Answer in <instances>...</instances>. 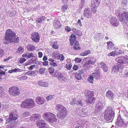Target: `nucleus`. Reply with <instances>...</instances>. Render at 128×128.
Instances as JSON below:
<instances>
[{"label": "nucleus", "instance_id": "obj_30", "mask_svg": "<svg viewBox=\"0 0 128 128\" xmlns=\"http://www.w3.org/2000/svg\"><path fill=\"white\" fill-rule=\"evenodd\" d=\"M116 60L120 64H124V62L123 60L122 56L117 57L116 59Z\"/></svg>", "mask_w": 128, "mask_h": 128}, {"label": "nucleus", "instance_id": "obj_42", "mask_svg": "<svg viewBox=\"0 0 128 128\" xmlns=\"http://www.w3.org/2000/svg\"><path fill=\"white\" fill-rule=\"evenodd\" d=\"M65 66L67 69L70 70L72 66V64H67L65 65Z\"/></svg>", "mask_w": 128, "mask_h": 128}, {"label": "nucleus", "instance_id": "obj_14", "mask_svg": "<svg viewBox=\"0 0 128 128\" xmlns=\"http://www.w3.org/2000/svg\"><path fill=\"white\" fill-rule=\"evenodd\" d=\"M100 0H92L91 7L92 8L98 7L100 4Z\"/></svg>", "mask_w": 128, "mask_h": 128}, {"label": "nucleus", "instance_id": "obj_21", "mask_svg": "<svg viewBox=\"0 0 128 128\" xmlns=\"http://www.w3.org/2000/svg\"><path fill=\"white\" fill-rule=\"evenodd\" d=\"M70 37V44L71 45H72L73 43H74V42L76 41V36L74 34H71Z\"/></svg>", "mask_w": 128, "mask_h": 128}, {"label": "nucleus", "instance_id": "obj_32", "mask_svg": "<svg viewBox=\"0 0 128 128\" xmlns=\"http://www.w3.org/2000/svg\"><path fill=\"white\" fill-rule=\"evenodd\" d=\"M60 55L59 52L55 50L53 53L52 56L55 58H57Z\"/></svg>", "mask_w": 128, "mask_h": 128}, {"label": "nucleus", "instance_id": "obj_7", "mask_svg": "<svg viewBox=\"0 0 128 128\" xmlns=\"http://www.w3.org/2000/svg\"><path fill=\"white\" fill-rule=\"evenodd\" d=\"M35 104L32 99H27L24 100L21 105L22 108H30L34 106Z\"/></svg>", "mask_w": 128, "mask_h": 128}, {"label": "nucleus", "instance_id": "obj_61", "mask_svg": "<svg viewBox=\"0 0 128 128\" xmlns=\"http://www.w3.org/2000/svg\"><path fill=\"white\" fill-rule=\"evenodd\" d=\"M42 21L41 17H38L36 19V21L39 23H40Z\"/></svg>", "mask_w": 128, "mask_h": 128}, {"label": "nucleus", "instance_id": "obj_20", "mask_svg": "<svg viewBox=\"0 0 128 128\" xmlns=\"http://www.w3.org/2000/svg\"><path fill=\"white\" fill-rule=\"evenodd\" d=\"M100 72V70L97 69L94 73H93L92 74L93 75V77L95 78L96 79H99L100 76L99 74Z\"/></svg>", "mask_w": 128, "mask_h": 128}, {"label": "nucleus", "instance_id": "obj_37", "mask_svg": "<svg viewBox=\"0 0 128 128\" xmlns=\"http://www.w3.org/2000/svg\"><path fill=\"white\" fill-rule=\"evenodd\" d=\"M94 78V77H93V75L92 74L88 78V80L90 82L92 83L93 82V79Z\"/></svg>", "mask_w": 128, "mask_h": 128}, {"label": "nucleus", "instance_id": "obj_28", "mask_svg": "<svg viewBox=\"0 0 128 128\" xmlns=\"http://www.w3.org/2000/svg\"><path fill=\"white\" fill-rule=\"evenodd\" d=\"M74 44V46H73V48L74 49L77 50L80 49V48L79 46V44L78 42L76 41Z\"/></svg>", "mask_w": 128, "mask_h": 128}, {"label": "nucleus", "instance_id": "obj_33", "mask_svg": "<svg viewBox=\"0 0 128 128\" xmlns=\"http://www.w3.org/2000/svg\"><path fill=\"white\" fill-rule=\"evenodd\" d=\"M56 77L61 82H63L64 81L65 78L64 77L61 75H57L56 76Z\"/></svg>", "mask_w": 128, "mask_h": 128}, {"label": "nucleus", "instance_id": "obj_23", "mask_svg": "<svg viewBox=\"0 0 128 128\" xmlns=\"http://www.w3.org/2000/svg\"><path fill=\"white\" fill-rule=\"evenodd\" d=\"M106 96L107 97L110 99H111L113 98L114 94L111 91L108 90L106 92Z\"/></svg>", "mask_w": 128, "mask_h": 128}, {"label": "nucleus", "instance_id": "obj_44", "mask_svg": "<svg viewBox=\"0 0 128 128\" xmlns=\"http://www.w3.org/2000/svg\"><path fill=\"white\" fill-rule=\"evenodd\" d=\"M83 67L85 69L87 70L90 68V64H88L87 62H86L85 64L84 65Z\"/></svg>", "mask_w": 128, "mask_h": 128}, {"label": "nucleus", "instance_id": "obj_62", "mask_svg": "<svg viewBox=\"0 0 128 128\" xmlns=\"http://www.w3.org/2000/svg\"><path fill=\"white\" fill-rule=\"evenodd\" d=\"M4 54V51L2 49H0V57L2 56Z\"/></svg>", "mask_w": 128, "mask_h": 128}, {"label": "nucleus", "instance_id": "obj_5", "mask_svg": "<svg viewBox=\"0 0 128 128\" xmlns=\"http://www.w3.org/2000/svg\"><path fill=\"white\" fill-rule=\"evenodd\" d=\"M56 109L60 113L57 114V117L59 119H63L65 116L67 114V111L65 108L60 104H57L56 107Z\"/></svg>", "mask_w": 128, "mask_h": 128}, {"label": "nucleus", "instance_id": "obj_9", "mask_svg": "<svg viewBox=\"0 0 128 128\" xmlns=\"http://www.w3.org/2000/svg\"><path fill=\"white\" fill-rule=\"evenodd\" d=\"M125 125L124 120L120 116H118L116 123V126L118 128H124Z\"/></svg>", "mask_w": 128, "mask_h": 128}, {"label": "nucleus", "instance_id": "obj_24", "mask_svg": "<svg viewBox=\"0 0 128 128\" xmlns=\"http://www.w3.org/2000/svg\"><path fill=\"white\" fill-rule=\"evenodd\" d=\"M101 68L105 72H106L108 70V67L106 64L103 62H101L100 63Z\"/></svg>", "mask_w": 128, "mask_h": 128}, {"label": "nucleus", "instance_id": "obj_6", "mask_svg": "<svg viewBox=\"0 0 128 128\" xmlns=\"http://www.w3.org/2000/svg\"><path fill=\"white\" fill-rule=\"evenodd\" d=\"M43 116L44 119L48 121L51 123H55L57 121L55 115L52 112H45L43 114Z\"/></svg>", "mask_w": 128, "mask_h": 128}, {"label": "nucleus", "instance_id": "obj_57", "mask_svg": "<svg viewBox=\"0 0 128 128\" xmlns=\"http://www.w3.org/2000/svg\"><path fill=\"white\" fill-rule=\"evenodd\" d=\"M26 59L24 58H20V60L19 62L20 63H23L26 61Z\"/></svg>", "mask_w": 128, "mask_h": 128}, {"label": "nucleus", "instance_id": "obj_45", "mask_svg": "<svg viewBox=\"0 0 128 128\" xmlns=\"http://www.w3.org/2000/svg\"><path fill=\"white\" fill-rule=\"evenodd\" d=\"M52 47L53 48L55 49H57L58 48V46L57 44V42H54L53 44Z\"/></svg>", "mask_w": 128, "mask_h": 128}, {"label": "nucleus", "instance_id": "obj_31", "mask_svg": "<svg viewBox=\"0 0 128 128\" xmlns=\"http://www.w3.org/2000/svg\"><path fill=\"white\" fill-rule=\"evenodd\" d=\"M35 47L33 45L30 44L28 45L27 46V49L28 50L31 51L34 50L35 49Z\"/></svg>", "mask_w": 128, "mask_h": 128}, {"label": "nucleus", "instance_id": "obj_41", "mask_svg": "<svg viewBox=\"0 0 128 128\" xmlns=\"http://www.w3.org/2000/svg\"><path fill=\"white\" fill-rule=\"evenodd\" d=\"M57 58V60H60L63 61L64 59V57L63 54H60Z\"/></svg>", "mask_w": 128, "mask_h": 128}, {"label": "nucleus", "instance_id": "obj_48", "mask_svg": "<svg viewBox=\"0 0 128 128\" xmlns=\"http://www.w3.org/2000/svg\"><path fill=\"white\" fill-rule=\"evenodd\" d=\"M65 30L68 32H70L71 30V28L68 26H66L65 27Z\"/></svg>", "mask_w": 128, "mask_h": 128}, {"label": "nucleus", "instance_id": "obj_36", "mask_svg": "<svg viewBox=\"0 0 128 128\" xmlns=\"http://www.w3.org/2000/svg\"><path fill=\"white\" fill-rule=\"evenodd\" d=\"M75 76L76 78L78 80H80L82 78L81 74L78 72L76 73Z\"/></svg>", "mask_w": 128, "mask_h": 128}, {"label": "nucleus", "instance_id": "obj_1", "mask_svg": "<svg viewBox=\"0 0 128 128\" xmlns=\"http://www.w3.org/2000/svg\"><path fill=\"white\" fill-rule=\"evenodd\" d=\"M16 33L13 31L9 29L7 30L5 34V36L3 40L4 44H8L12 42H18L19 38L15 34Z\"/></svg>", "mask_w": 128, "mask_h": 128}, {"label": "nucleus", "instance_id": "obj_3", "mask_svg": "<svg viewBox=\"0 0 128 128\" xmlns=\"http://www.w3.org/2000/svg\"><path fill=\"white\" fill-rule=\"evenodd\" d=\"M114 109L112 106L106 107L104 112V117L105 119L107 121L112 122L114 118Z\"/></svg>", "mask_w": 128, "mask_h": 128}, {"label": "nucleus", "instance_id": "obj_39", "mask_svg": "<svg viewBox=\"0 0 128 128\" xmlns=\"http://www.w3.org/2000/svg\"><path fill=\"white\" fill-rule=\"evenodd\" d=\"M55 97V96L54 95H51L46 97V100L47 101L51 100L52 99Z\"/></svg>", "mask_w": 128, "mask_h": 128}, {"label": "nucleus", "instance_id": "obj_19", "mask_svg": "<svg viewBox=\"0 0 128 128\" xmlns=\"http://www.w3.org/2000/svg\"><path fill=\"white\" fill-rule=\"evenodd\" d=\"M85 96L88 98H92L94 96V92H93L87 90L86 91L85 93Z\"/></svg>", "mask_w": 128, "mask_h": 128}, {"label": "nucleus", "instance_id": "obj_64", "mask_svg": "<svg viewBox=\"0 0 128 128\" xmlns=\"http://www.w3.org/2000/svg\"><path fill=\"white\" fill-rule=\"evenodd\" d=\"M78 66L76 65H74L73 67L72 68L73 69L75 70H76L78 69Z\"/></svg>", "mask_w": 128, "mask_h": 128}, {"label": "nucleus", "instance_id": "obj_12", "mask_svg": "<svg viewBox=\"0 0 128 128\" xmlns=\"http://www.w3.org/2000/svg\"><path fill=\"white\" fill-rule=\"evenodd\" d=\"M96 104L95 112L96 113H99L102 109L103 104L101 102L98 101L96 102Z\"/></svg>", "mask_w": 128, "mask_h": 128}, {"label": "nucleus", "instance_id": "obj_46", "mask_svg": "<svg viewBox=\"0 0 128 128\" xmlns=\"http://www.w3.org/2000/svg\"><path fill=\"white\" fill-rule=\"evenodd\" d=\"M50 64L52 65L53 66H56L58 65L56 63V62L55 60H52V62H51L50 63Z\"/></svg>", "mask_w": 128, "mask_h": 128}, {"label": "nucleus", "instance_id": "obj_25", "mask_svg": "<svg viewBox=\"0 0 128 128\" xmlns=\"http://www.w3.org/2000/svg\"><path fill=\"white\" fill-rule=\"evenodd\" d=\"M38 84L40 86H41L45 87L48 86V84L47 82H44L40 81L38 82Z\"/></svg>", "mask_w": 128, "mask_h": 128}, {"label": "nucleus", "instance_id": "obj_59", "mask_svg": "<svg viewBox=\"0 0 128 128\" xmlns=\"http://www.w3.org/2000/svg\"><path fill=\"white\" fill-rule=\"evenodd\" d=\"M84 2H81L80 3L79 5V7L81 9L84 6Z\"/></svg>", "mask_w": 128, "mask_h": 128}, {"label": "nucleus", "instance_id": "obj_38", "mask_svg": "<svg viewBox=\"0 0 128 128\" xmlns=\"http://www.w3.org/2000/svg\"><path fill=\"white\" fill-rule=\"evenodd\" d=\"M48 70L49 73L51 74L54 72V68L53 67H50L48 68Z\"/></svg>", "mask_w": 128, "mask_h": 128}, {"label": "nucleus", "instance_id": "obj_2", "mask_svg": "<svg viewBox=\"0 0 128 128\" xmlns=\"http://www.w3.org/2000/svg\"><path fill=\"white\" fill-rule=\"evenodd\" d=\"M9 118L7 119V122H9V124L7 128H15V126L18 122L16 120L18 116L15 110H10L9 113Z\"/></svg>", "mask_w": 128, "mask_h": 128}, {"label": "nucleus", "instance_id": "obj_26", "mask_svg": "<svg viewBox=\"0 0 128 128\" xmlns=\"http://www.w3.org/2000/svg\"><path fill=\"white\" fill-rule=\"evenodd\" d=\"M107 43V48L109 50H111L113 48H114V45L112 42H108Z\"/></svg>", "mask_w": 128, "mask_h": 128}, {"label": "nucleus", "instance_id": "obj_18", "mask_svg": "<svg viewBox=\"0 0 128 128\" xmlns=\"http://www.w3.org/2000/svg\"><path fill=\"white\" fill-rule=\"evenodd\" d=\"M36 123L38 126L41 127L44 126L46 124V123L42 119L36 122Z\"/></svg>", "mask_w": 128, "mask_h": 128}, {"label": "nucleus", "instance_id": "obj_27", "mask_svg": "<svg viewBox=\"0 0 128 128\" xmlns=\"http://www.w3.org/2000/svg\"><path fill=\"white\" fill-rule=\"evenodd\" d=\"M120 68L118 66L115 65L112 68V73L114 74L117 73L119 70Z\"/></svg>", "mask_w": 128, "mask_h": 128}, {"label": "nucleus", "instance_id": "obj_34", "mask_svg": "<svg viewBox=\"0 0 128 128\" xmlns=\"http://www.w3.org/2000/svg\"><path fill=\"white\" fill-rule=\"evenodd\" d=\"M90 50H87L85 51L84 53H80V55L81 56H84L87 55L88 54H90Z\"/></svg>", "mask_w": 128, "mask_h": 128}, {"label": "nucleus", "instance_id": "obj_60", "mask_svg": "<svg viewBox=\"0 0 128 128\" xmlns=\"http://www.w3.org/2000/svg\"><path fill=\"white\" fill-rule=\"evenodd\" d=\"M12 58L11 56L8 57L7 58L4 59V62H7Z\"/></svg>", "mask_w": 128, "mask_h": 128}, {"label": "nucleus", "instance_id": "obj_63", "mask_svg": "<svg viewBox=\"0 0 128 128\" xmlns=\"http://www.w3.org/2000/svg\"><path fill=\"white\" fill-rule=\"evenodd\" d=\"M84 71L85 70H78V72L81 74H82L84 73Z\"/></svg>", "mask_w": 128, "mask_h": 128}, {"label": "nucleus", "instance_id": "obj_51", "mask_svg": "<svg viewBox=\"0 0 128 128\" xmlns=\"http://www.w3.org/2000/svg\"><path fill=\"white\" fill-rule=\"evenodd\" d=\"M122 57V59L123 60L124 62V64L127 63L128 62V59L126 57Z\"/></svg>", "mask_w": 128, "mask_h": 128}, {"label": "nucleus", "instance_id": "obj_17", "mask_svg": "<svg viewBox=\"0 0 128 128\" xmlns=\"http://www.w3.org/2000/svg\"><path fill=\"white\" fill-rule=\"evenodd\" d=\"M96 100V98L94 97L92 98H88L86 100V101L88 104H94Z\"/></svg>", "mask_w": 128, "mask_h": 128}, {"label": "nucleus", "instance_id": "obj_52", "mask_svg": "<svg viewBox=\"0 0 128 128\" xmlns=\"http://www.w3.org/2000/svg\"><path fill=\"white\" fill-rule=\"evenodd\" d=\"M76 104L78 105L82 106L83 105V104L82 103L81 100H79L76 101Z\"/></svg>", "mask_w": 128, "mask_h": 128}, {"label": "nucleus", "instance_id": "obj_13", "mask_svg": "<svg viewBox=\"0 0 128 128\" xmlns=\"http://www.w3.org/2000/svg\"><path fill=\"white\" fill-rule=\"evenodd\" d=\"M110 22V24L114 26H118L119 24L118 20L115 17L111 18Z\"/></svg>", "mask_w": 128, "mask_h": 128}, {"label": "nucleus", "instance_id": "obj_16", "mask_svg": "<svg viewBox=\"0 0 128 128\" xmlns=\"http://www.w3.org/2000/svg\"><path fill=\"white\" fill-rule=\"evenodd\" d=\"M36 101L39 104H43L45 102L44 99L42 97H37L36 99Z\"/></svg>", "mask_w": 128, "mask_h": 128}, {"label": "nucleus", "instance_id": "obj_29", "mask_svg": "<svg viewBox=\"0 0 128 128\" xmlns=\"http://www.w3.org/2000/svg\"><path fill=\"white\" fill-rule=\"evenodd\" d=\"M61 24L60 22L57 21L56 22L54 23V28L56 29H59L61 27Z\"/></svg>", "mask_w": 128, "mask_h": 128}, {"label": "nucleus", "instance_id": "obj_55", "mask_svg": "<svg viewBox=\"0 0 128 128\" xmlns=\"http://www.w3.org/2000/svg\"><path fill=\"white\" fill-rule=\"evenodd\" d=\"M82 60L80 58H76L75 59V61L76 62H80Z\"/></svg>", "mask_w": 128, "mask_h": 128}, {"label": "nucleus", "instance_id": "obj_50", "mask_svg": "<svg viewBox=\"0 0 128 128\" xmlns=\"http://www.w3.org/2000/svg\"><path fill=\"white\" fill-rule=\"evenodd\" d=\"M68 6L66 5H64L62 8V10L64 12H65L67 10Z\"/></svg>", "mask_w": 128, "mask_h": 128}, {"label": "nucleus", "instance_id": "obj_49", "mask_svg": "<svg viewBox=\"0 0 128 128\" xmlns=\"http://www.w3.org/2000/svg\"><path fill=\"white\" fill-rule=\"evenodd\" d=\"M45 71V68H41L39 69V72L41 74H43Z\"/></svg>", "mask_w": 128, "mask_h": 128}, {"label": "nucleus", "instance_id": "obj_8", "mask_svg": "<svg viewBox=\"0 0 128 128\" xmlns=\"http://www.w3.org/2000/svg\"><path fill=\"white\" fill-rule=\"evenodd\" d=\"M8 92L10 95L16 96L20 94V91L18 87L16 86H12L9 89Z\"/></svg>", "mask_w": 128, "mask_h": 128}, {"label": "nucleus", "instance_id": "obj_53", "mask_svg": "<svg viewBox=\"0 0 128 128\" xmlns=\"http://www.w3.org/2000/svg\"><path fill=\"white\" fill-rule=\"evenodd\" d=\"M29 113L28 112H24V113L22 114V116L24 117H26L27 116L29 115Z\"/></svg>", "mask_w": 128, "mask_h": 128}, {"label": "nucleus", "instance_id": "obj_43", "mask_svg": "<svg viewBox=\"0 0 128 128\" xmlns=\"http://www.w3.org/2000/svg\"><path fill=\"white\" fill-rule=\"evenodd\" d=\"M116 51L115 50L114 51H112L110 53L108 54L107 55L108 56H115V54H116Z\"/></svg>", "mask_w": 128, "mask_h": 128}, {"label": "nucleus", "instance_id": "obj_15", "mask_svg": "<svg viewBox=\"0 0 128 128\" xmlns=\"http://www.w3.org/2000/svg\"><path fill=\"white\" fill-rule=\"evenodd\" d=\"M85 59L87 60L86 62L88 64H94L96 62V58L94 57H87L85 58Z\"/></svg>", "mask_w": 128, "mask_h": 128}, {"label": "nucleus", "instance_id": "obj_4", "mask_svg": "<svg viewBox=\"0 0 128 128\" xmlns=\"http://www.w3.org/2000/svg\"><path fill=\"white\" fill-rule=\"evenodd\" d=\"M115 14L122 24H125L124 27L125 26H127L126 22L128 20V12H124L121 13L120 11L117 10H116Z\"/></svg>", "mask_w": 128, "mask_h": 128}, {"label": "nucleus", "instance_id": "obj_22", "mask_svg": "<svg viewBox=\"0 0 128 128\" xmlns=\"http://www.w3.org/2000/svg\"><path fill=\"white\" fill-rule=\"evenodd\" d=\"M32 117L35 120H36L37 121L42 119L40 115L38 114H33Z\"/></svg>", "mask_w": 128, "mask_h": 128}, {"label": "nucleus", "instance_id": "obj_58", "mask_svg": "<svg viewBox=\"0 0 128 128\" xmlns=\"http://www.w3.org/2000/svg\"><path fill=\"white\" fill-rule=\"evenodd\" d=\"M2 88V87L1 86H0V96H2L3 94Z\"/></svg>", "mask_w": 128, "mask_h": 128}, {"label": "nucleus", "instance_id": "obj_40", "mask_svg": "<svg viewBox=\"0 0 128 128\" xmlns=\"http://www.w3.org/2000/svg\"><path fill=\"white\" fill-rule=\"evenodd\" d=\"M24 51V49L21 46L19 47L18 52L20 54H22Z\"/></svg>", "mask_w": 128, "mask_h": 128}, {"label": "nucleus", "instance_id": "obj_11", "mask_svg": "<svg viewBox=\"0 0 128 128\" xmlns=\"http://www.w3.org/2000/svg\"><path fill=\"white\" fill-rule=\"evenodd\" d=\"M83 15L86 18H90L92 16V11L89 8H86L84 10Z\"/></svg>", "mask_w": 128, "mask_h": 128}, {"label": "nucleus", "instance_id": "obj_56", "mask_svg": "<svg viewBox=\"0 0 128 128\" xmlns=\"http://www.w3.org/2000/svg\"><path fill=\"white\" fill-rule=\"evenodd\" d=\"M28 58H30L31 57H33L34 56V55L32 53L29 54L28 52Z\"/></svg>", "mask_w": 128, "mask_h": 128}, {"label": "nucleus", "instance_id": "obj_47", "mask_svg": "<svg viewBox=\"0 0 128 128\" xmlns=\"http://www.w3.org/2000/svg\"><path fill=\"white\" fill-rule=\"evenodd\" d=\"M72 31L76 35H77L78 36L80 35V34H78L79 32V31L78 30L74 28H72Z\"/></svg>", "mask_w": 128, "mask_h": 128}, {"label": "nucleus", "instance_id": "obj_10", "mask_svg": "<svg viewBox=\"0 0 128 128\" xmlns=\"http://www.w3.org/2000/svg\"><path fill=\"white\" fill-rule=\"evenodd\" d=\"M31 38L34 42L36 43L38 42L40 40V34L38 32H36L32 33Z\"/></svg>", "mask_w": 128, "mask_h": 128}, {"label": "nucleus", "instance_id": "obj_54", "mask_svg": "<svg viewBox=\"0 0 128 128\" xmlns=\"http://www.w3.org/2000/svg\"><path fill=\"white\" fill-rule=\"evenodd\" d=\"M124 53V51L121 50H119L118 52L116 53V55H119L120 54H121Z\"/></svg>", "mask_w": 128, "mask_h": 128}, {"label": "nucleus", "instance_id": "obj_35", "mask_svg": "<svg viewBox=\"0 0 128 128\" xmlns=\"http://www.w3.org/2000/svg\"><path fill=\"white\" fill-rule=\"evenodd\" d=\"M28 74L32 76H34L36 75V72L34 71H28L27 72Z\"/></svg>", "mask_w": 128, "mask_h": 128}]
</instances>
